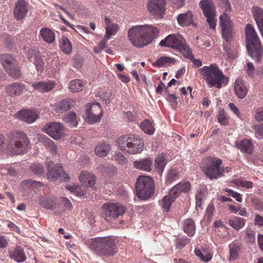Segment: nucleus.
Segmentation results:
<instances>
[{
  "label": "nucleus",
  "instance_id": "1",
  "mask_svg": "<svg viewBox=\"0 0 263 263\" xmlns=\"http://www.w3.org/2000/svg\"><path fill=\"white\" fill-rule=\"evenodd\" d=\"M158 33V29L151 25L136 26L128 30V37L134 46L141 48L150 44Z\"/></svg>",
  "mask_w": 263,
  "mask_h": 263
},
{
  "label": "nucleus",
  "instance_id": "2",
  "mask_svg": "<svg viewBox=\"0 0 263 263\" xmlns=\"http://www.w3.org/2000/svg\"><path fill=\"white\" fill-rule=\"evenodd\" d=\"M117 240L113 236L97 237L87 240L89 248L100 255L112 256L117 252Z\"/></svg>",
  "mask_w": 263,
  "mask_h": 263
},
{
  "label": "nucleus",
  "instance_id": "3",
  "mask_svg": "<svg viewBox=\"0 0 263 263\" xmlns=\"http://www.w3.org/2000/svg\"><path fill=\"white\" fill-rule=\"evenodd\" d=\"M199 71L210 87L216 86L220 88L222 84L227 85L229 82V78L223 74L216 64L203 66L199 69Z\"/></svg>",
  "mask_w": 263,
  "mask_h": 263
},
{
  "label": "nucleus",
  "instance_id": "4",
  "mask_svg": "<svg viewBox=\"0 0 263 263\" xmlns=\"http://www.w3.org/2000/svg\"><path fill=\"white\" fill-rule=\"evenodd\" d=\"M246 44L248 51L251 57L259 62L263 54V49L260 41L251 24L246 26Z\"/></svg>",
  "mask_w": 263,
  "mask_h": 263
},
{
  "label": "nucleus",
  "instance_id": "5",
  "mask_svg": "<svg viewBox=\"0 0 263 263\" xmlns=\"http://www.w3.org/2000/svg\"><path fill=\"white\" fill-rule=\"evenodd\" d=\"M118 146L121 151L129 154L141 153L144 148V141L139 136L134 134L124 135L117 139Z\"/></svg>",
  "mask_w": 263,
  "mask_h": 263
},
{
  "label": "nucleus",
  "instance_id": "6",
  "mask_svg": "<svg viewBox=\"0 0 263 263\" xmlns=\"http://www.w3.org/2000/svg\"><path fill=\"white\" fill-rule=\"evenodd\" d=\"M29 144V139L24 133L15 131L9 135L7 148L13 154H23L28 152Z\"/></svg>",
  "mask_w": 263,
  "mask_h": 263
},
{
  "label": "nucleus",
  "instance_id": "7",
  "mask_svg": "<svg viewBox=\"0 0 263 263\" xmlns=\"http://www.w3.org/2000/svg\"><path fill=\"white\" fill-rule=\"evenodd\" d=\"M222 161L220 159L208 158L202 166L203 173L211 180L217 179L223 176L224 168L221 166Z\"/></svg>",
  "mask_w": 263,
  "mask_h": 263
},
{
  "label": "nucleus",
  "instance_id": "8",
  "mask_svg": "<svg viewBox=\"0 0 263 263\" xmlns=\"http://www.w3.org/2000/svg\"><path fill=\"white\" fill-rule=\"evenodd\" d=\"M159 45L178 50L183 56L189 55L190 51V48L187 45L185 40L179 34L168 35L160 42Z\"/></svg>",
  "mask_w": 263,
  "mask_h": 263
},
{
  "label": "nucleus",
  "instance_id": "9",
  "mask_svg": "<svg viewBox=\"0 0 263 263\" xmlns=\"http://www.w3.org/2000/svg\"><path fill=\"white\" fill-rule=\"evenodd\" d=\"M137 197L142 200H146L154 194V185L152 179L147 176H140L136 184Z\"/></svg>",
  "mask_w": 263,
  "mask_h": 263
},
{
  "label": "nucleus",
  "instance_id": "10",
  "mask_svg": "<svg viewBox=\"0 0 263 263\" xmlns=\"http://www.w3.org/2000/svg\"><path fill=\"white\" fill-rule=\"evenodd\" d=\"M102 209L104 217L107 221H109L113 218H118L125 212V207L119 203H105Z\"/></svg>",
  "mask_w": 263,
  "mask_h": 263
},
{
  "label": "nucleus",
  "instance_id": "11",
  "mask_svg": "<svg viewBox=\"0 0 263 263\" xmlns=\"http://www.w3.org/2000/svg\"><path fill=\"white\" fill-rule=\"evenodd\" d=\"M199 7L202 10L203 13L211 28L215 29L216 23L215 17L216 10L212 0H201L199 3Z\"/></svg>",
  "mask_w": 263,
  "mask_h": 263
},
{
  "label": "nucleus",
  "instance_id": "12",
  "mask_svg": "<svg viewBox=\"0 0 263 263\" xmlns=\"http://www.w3.org/2000/svg\"><path fill=\"white\" fill-rule=\"evenodd\" d=\"M102 115V108L98 103L86 105L85 118L88 123L93 124L99 122Z\"/></svg>",
  "mask_w": 263,
  "mask_h": 263
},
{
  "label": "nucleus",
  "instance_id": "13",
  "mask_svg": "<svg viewBox=\"0 0 263 263\" xmlns=\"http://www.w3.org/2000/svg\"><path fill=\"white\" fill-rule=\"evenodd\" d=\"M0 62L11 77L16 78L20 77V71L16 67V61L11 55L9 54H1Z\"/></svg>",
  "mask_w": 263,
  "mask_h": 263
},
{
  "label": "nucleus",
  "instance_id": "14",
  "mask_svg": "<svg viewBox=\"0 0 263 263\" xmlns=\"http://www.w3.org/2000/svg\"><path fill=\"white\" fill-rule=\"evenodd\" d=\"M165 0H148L147 9L152 15L161 18L165 12Z\"/></svg>",
  "mask_w": 263,
  "mask_h": 263
},
{
  "label": "nucleus",
  "instance_id": "15",
  "mask_svg": "<svg viewBox=\"0 0 263 263\" xmlns=\"http://www.w3.org/2000/svg\"><path fill=\"white\" fill-rule=\"evenodd\" d=\"M64 126L61 123L50 122L46 124L43 130L55 140L61 138L64 130Z\"/></svg>",
  "mask_w": 263,
  "mask_h": 263
},
{
  "label": "nucleus",
  "instance_id": "16",
  "mask_svg": "<svg viewBox=\"0 0 263 263\" xmlns=\"http://www.w3.org/2000/svg\"><path fill=\"white\" fill-rule=\"evenodd\" d=\"M46 164L48 168L47 177L49 180L53 181L61 176L63 173V168L61 164H57L52 167L53 162L49 158L46 160Z\"/></svg>",
  "mask_w": 263,
  "mask_h": 263
},
{
  "label": "nucleus",
  "instance_id": "17",
  "mask_svg": "<svg viewBox=\"0 0 263 263\" xmlns=\"http://www.w3.org/2000/svg\"><path fill=\"white\" fill-rule=\"evenodd\" d=\"M190 186L191 185L189 182H180L172 188L168 195L175 200L182 193L189 192Z\"/></svg>",
  "mask_w": 263,
  "mask_h": 263
},
{
  "label": "nucleus",
  "instance_id": "18",
  "mask_svg": "<svg viewBox=\"0 0 263 263\" xmlns=\"http://www.w3.org/2000/svg\"><path fill=\"white\" fill-rule=\"evenodd\" d=\"M25 89V85L17 82L8 85L6 88V91L9 96L14 97L20 96Z\"/></svg>",
  "mask_w": 263,
  "mask_h": 263
},
{
  "label": "nucleus",
  "instance_id": "19",
  "mask_svg": "<svg viewBox=\"0 0 263 263\" xmlns=\"http://www.w3.org/2000/svg\"><path fill=\"white\" fill-rule=\"evenodd\" d=\"M28 12L26 2L24 0H18L14 9V16L17 20L24 18Z\"/></svg>",
  "mask_w": 263,
  "mask_h": 263
},
{
  "label": "nucleus",
  "instance_id": "20",
  "mask_svg": "<svg viewBox=\"0 0 263 263\" xmlns=\"http://www.w3.org/2000/svg\"><path fill=\"white\" fill-rule=\"evenodd\" d=\"M17 116L19 119L29 124L34 122L38 118L37 113L30 110H20Z\"/></svg>",
  "mask_w": 263,
  "mask_h": 263
},
{
  "label": "nucleus",
  "instance_id": "21",
  "mask_svg": "<svg viewBox=\"0 0 263 263\" xmlns=\"http://www.w3.org/2000/svg\"><path fill=\"white\" fill-rule=\"evenodd\" d=\"M54 83L51 81H42L32 84L33 90L41 92H46L50 91L54 87Z\"/></svg>",
  "mask_w": 263,
  "mask_h": 263
},
{
  "label": "nucleus",
  "instance_id": "22",
  "mask_svg": "<svg viewBox=\"0 0 263 263\" xmlns=\"http://www.w3.org/2000/svg\"><path fill=\"white\" fill-rule=\"evenodd\" d=\"M234 91L236 96L242 99L246 96L248 89L242 80L237 79L235 82Z\"/></svg>",
  "mask_w": 263,
  "mask_h": 263
},
{
  "label": "nucleus",
  "instance_id": "23",
  "mask_svg": "<svg viewBox=\"0 0 263 263\" xmlns=\"http://www.w3.org/2000/svg\"><path fill=\"white\" fill-rule=\"evenodd\" d=\"M105 24L106 34L105 39L109 40L110 39L111 36L115 35L119 29V25L116 23H111L110 20L107 17H105Z\"/></svg>",
  "mask_w": 263,
  "mask_h": 263
},
{
  "label": "nucleus",
  "instance_id": "24",
  "mask_svg": "<svg viewBox=\"0 0 263 263\" xmlns=\"http://www.w3.org/2000/svg\"><path fill=\"white\" fill-rule=\"evenodd\" d=\"M252 11L260 32L263 31V10L255 6L252 7Z\"/></svg>",
  "mask_w": 263,
  "mask_h": 263
},
{
  "label": "nucleus",
  "instance_id": "25",
  "mask_svg": "<svg viewBox=\"0 0 263 263\" xmlns=\"http://www.w3.org/2000/svg\"><path fill=\"white\" fill-rule=\"evenodd\" d=\"M79 179L84 185L88 187L92 186L96 183L95 177L89 173L82 172Z\"/></svg>",
  "mask_w": 263,
  "mask_h": 263
},
{
  "label": "nucleus",
  "instance_id": "26",
  "mask_svg": "<svg viewBox=\"0 0 263 263\" xmlns=\"http://www.w3.org/2000/svg\"><path fill=\"white\" fill-rule=\"evenodd\" d=\"M177 21L181 26H187L193 24V14L189 11L185 13H182L177 16Z\"/></svg>",
  "mask_w": 263,
  "mask_h": 263
},
{
  "label": "nucleus",
  "instance_id": "27",
  "mask_svg": "<svg viewBox=\"0 0 263 263\" xmlns=\"http://www.w3.org/2000/svg\"><path fill=\"white\" fill-rule=\"evenodd\" d=\"M110 149V145L105 142H103L96 147L95 152L97 156L103 157L108 155Z\"/></svg>",
  "mask_w": 263,
  "mask_h": 263
},
{
  "label": "nucleus",
  "instance_id": "28",
  "mask_svg": "<svg viewBox=\"0 0 263 263\" xmlns=\"http://www.w3.org/2000/svg\"><path fill=\"white\" fill-rule=\"evenodd\" d=\"M152 164V161L148 158L139 161H136L134 162V165L135 168L146 172L151 171Z\"/></svg>",
  "mask_w": 263,
  "mask_h": 263
},
{
  "label": "nucleus",
  "instance_id": "29",
  "mask_svg": "<svg viewBox=\"0 0 263 263\" xmlns=\"http://www.w3.org/2000/svg\"><path fill=\"white\" fill-rule=\"evenodd\" d=\"M74 104L72 100L67 99L60 101L57 105L56 111L59 112H65L70 109Z\"/></svg>",
  "mask_w": 263,
  "mask_h": 263
},
{
  "label": "nucleus",
  "instance_id": "30",
  "mask_svg": "<svg viewBox=\"0 0 263 263\" xmlns=\"http://www.w3.org/2000/svg\"><path fill=\"white\" fill-rule=\"evenodd\" d=\"M63 120L70 127H74L78 125V118L76 114L70 111L64 115Z\"/></svg>",
  "mask_w": 263,
  "mask_h": 263
},
{
  "label": "nucleus",
  "instance_id": "31",
  "mask_svg": "<svg viewBox=\"0 0 263 263\" xmlns=\"http://www.w3.org/2000/svg\"><path fill=\"white\" fill-rule=\"evenodd\" d=\"M10 256L12 259L17 262H22L26 259L23 249L20 247H17Z\"/></svg>",
  "mask_w": 263,
  "mask_h": 263
},
{
  "label": "nucleus",
  "instance_id": "32",
  "mask_svg": "<svg viewBox=\"0 0 263 263\" xmlns=\"http://www.w3.org/2000/svg\"><path fill=\"white\" fill-rule=\"evenodd\" d=\"M43 40L47 43H52L55 40L54 33L47 28H43L40 32Z\"/></svg>",
  "mask_w": 263,
  "mask_h": 263
},
{
  "label": "nucleus",
  "instance_id": "33",
  "mask_svg": "<svg viewBox=\"0 0 263 263\" xmlns=\"http://www.w3.org/2000/svg\"><path fill=\"white\" fill-rule=\"evenodd\" d=\"M61 50L65 54H69L72 51V45L67 36H63L60 41Z\"/></svg>",
  "mask_w": 263,
  "mask_h": 263
},
{
  "label": "nucleus",
  "instance_id": "34",
  "mask_svg": "<svg viewBox=\"0 0 263 263\" xmlns=\"http://www.w3.org/2000/svg\"><path fill=\"white\" fill-rule=\"evenodd\" d=\"M183 230L189 236H193L195 233V224L191 219H187L184 221Z\"/></svg>",
  "mask_w": 263,
  "mask_h": 263
},
{
  "label": "nucleus",
  "instance_id": "35",
  "mask_svg": "<svg viewBox=\"0 0 263 263\" xmlns=\"http://www.w3.org/2000/svg\"><path fill=\"white\" fill-rule=\"evenodd\" d=\"M229 224L233 229L238 231L244 227L245 220L241 217H234L229 219Z\"/></svg>",
  "mask_w": 263,
  "mask_h": 263
},
{
  "label": "nucleus",
  "instance_id": "36",
  "mask_svg": "<svg viewBox=\"0 0 263 263\" xmlns=\"http://www.w3.org/2000/svg\"><path fill=\"white\" fill-rule=\"evenodd\" d=\"M237 147L247 154H250L252 151V145L250 140L248 139H244L240 142H236Z\"/></svg>",
  "mask_w": 263,
  "mask_h": 263
},
{
  "label": "nucleus",
  "instance_id": "37",
  "mask_svg": "<svg viewBox=\"0 0 263 263\" xmlns=\"http://www.w3.org/2000/svg\"><path fill=\"white\" fill-rule=\"evenodd\" d=\"M175 62V59L164 56L161 57L157 59L156 61L153 64V65L155 67H161L166 65H170L171 64H174Z\"/></svg>",
  "mask_w": 263,
  "mask_h": 263
},
{
  "label": "nucleus",
  "instance_id": "38",
  "mask_svg": "<svg viewBox=\"0 0 263 263\" xmlns=\"http://www.w3.org/2000/svg\"><path fill=\"white\" fill-rule=\"evenodd\" d=\"M219 22L221 29L233 28V23L226 12L223 13L219 16Z\"/></svg>",
  "mask_w": 263,
  "mask_h": 263
},
{
  "label": "nucleus",
  "instance_id": "39",
  "mask_svg": "<svg viewBox=\"0 0 263 263\" xmlns=\"http://www.w3.org/2000/svg\"><path fill=\"white\" fill-rule=\"evenodd\" d=\"M175 201L168 195L165 196L160 201V205L164 212H168L170 211L172 203Z\"/></svg>",
  "mask_w": 263,
  "mask_h": 263
},
{
  "label": "nucleus",
  "instance_id": "40",
  "mask_svg": "<svg viewBox=\"0 0 263 263\" xmlns=\"http://www.w3.org/2000/svg\"><path fill=\"white\" fill-rule=\"evenodd\" d=\"M166 165L165 158L163 155H158L155 159V166L157 171L159 174H161L163 171L164 168Z\"/></svg>",
  "mask_w": 263,
  "mask_h": 263
},
{
  "label": "nucleus",
  "instance_id": "41",
  "mask_svg": "<svg viewBox=\"0 0 263 263\" xmlns=\"http://www.w3.org/2000/svg\"><path fill=\"white\" fill-rule=\"evenodd\" d=\"M84 87L82 81L81 80L76 79L71 81L68 85L69 90L74 92H77L82 90Z\"/></svg>",
  "mask_w": 263,
  "mask_h": 263
},
{
  "label": "nucleus",
  "instance_id": "42",
  "mask_svg": "<svg viewBox=\"0 0 263 263\" xmlns=\"http://www.w3.org/2000/svg\"><path fill=\"white\" fill-rule=\"evenodd\" d=\"M108 40L105 39V36L103 40L99 43L98 46L94 47L93 50H94L95 52L100 53L103 50H104L106 52H107L109 53H112L111 50L107 45V41Z\"/></svg>",
  "mask_w": 263,
  "mask_h": 263
},
{
  "label": "nucleus",
  "instance_id": "43",
  "mask_svg": "<svg viewBox=\"0 0 263 263\" xmlns=\"http://www.w3.org/2000/svg\"><path fill=\"white\" fill-rule=\"evenodd\" d=\"M39 203L44 208L47 209H54V202L51 198L41 196L39 198Z\"/></svg>",
  "mask_w": 263,
  "mask_h": 263
},
{
  "label": "nucleus",
  "instance_id": "44",
  "mask_svg": "<svg viewBox=\"0 0 263 263\" xmlns=\"http://www.w3.org/2000/svg\"><path fill=\"white\" fill-rule=\"evenodd\" d=\"M229 253H230V258L229 260L230 261L235 260L236 258H237L238 256V252L239 251V247L238 245L236 244H231L229 246Z\"/></svg>",
  "mask_w": 263,
  "mask_h": 263
},
{
  "label": "nucleus",
  "instance_id": "45",
  "mask_svg": "<svg viewBox=\"0 0 263 263\" xmlns=\"http://www.w3.org/2000/svg\"><path fill=\"white\" fill-rule=\"evenodd\" d=\"M141 127L143 132L148 135H152L154 132V128L151 122L148 120H145L141 124Z\"/></svg>",
  "mask_w": 263,
  "mask_h": 263
},
{
  "label": "nucleus",
  "instance_id": "46",
  "mask_svg": "<svg viewBox=\"0 0 263 263\" xmlns=\"http://www.w3.org/2000/svg\"><path fill=\"white\" fill-rule=\"evenodd\" d=\"M232 182L237 186H242L247 189H251L253 187L252 182L243 180L241 178L234 179Z\"/></svg>",
  "mask_w": 263,
  "mask_h": 263
},
{
  "label": "nucleus",
  "instance_id": "47",
  "mask_svg": "<svg viewBox=\"0 0 263 263\" xmlns=\"http://www.w3.org/2000/svg\"><path fill=\"white\" fill-rule=\"evenodd\" d=\"M30 59L31 61L35 64L37 71H41L43 67L44 62L40 56L35 55V57H30Z\"/></svg>",
  "mask_w": 263,
  "mask_h": 263
},
{
  "label": "nucleus",
  "instance_id": "48",
  "mask_svg": "<svg viewBox=\"0 0 263 263\" xmlns=\"http://www.w3.org/2000/svg\"><path fill=\"white\" fill-rule=\"evenodd\" d=\"M217 119L218 122L223 125H226L228 123V118H227L226 112L223 109L219 111L217 115Z\"/></svg>",
  "mask_w": 263,
  "mask_h": 263
},
{
  "label": "nucleus",
  "instance_id": "49",
  "mask_svg": "<svg viewBox=\"0 0 263 263\" xmlns=\"http://www.w3.org/2000/svg\"><path fill=\"white\" fill-rule=\"evenodd\" d=\"M45 143L47 147L51 152L52 154H55L57 153V148L56 145L54 144L53 141L48 138L46 137L45 138Z\"/></svg>",
  "mask_w": 263,
  "mask_h": 263
},
{
  "label": "nucleus",
  "instance_id": "50",
  "mask_svg": "<svg viewBox=\"0 0 263 263\" xmlns=\"http://www.w3.org/2000/svg\"><path fill=\"white\" fill-rule=\"evenodd\" d=\"M195 253L196 256L200 257L201 260H203L205 262H208L212 258V255L208 253L204 255L199 249H196L195 250Z\"/></svg>",
  "mask_w": 263,
  "mask_h": 263
},
{
  "label": "nucleus",
  "instance_id": "51",
  "mask_svg": "<svg viewBox=\"0 0 263 263\" xmlns=\"http://www.w3.org/2000/svg\"><path fill=\"white\" fill-rule=\"evenodd\" d=\"M232 29L233 28L221 29L222 36L227 42L231 41L232 39Z\"/></svg>",
  "mask_w": 263,
  "mask_h": 263
},
{
  "label": "nucleus",
  "instance_id": "52",
  "mask_svg": "<svg viewBox=\"0 0 263 263\" xmlns=\"http://www.w3.org/2000/svg\"><path fill=\"white\" fill-rule=\"evenodd\" d=\"M31 170L37 175H40L44 173L43 166L39 163H34L30 166Z\"/></svg>",
  "mask_w": 263,
  "mask_h": 263
},
{
  "label": "nucleus",
  "instance_id": "53",
  "mask_svg": "<svg viewBox=\"0 0 263 263\" xmlns=\"http://www.w3.org/2000/svg\"><path fill=\"white\" fill-rule=\"evenodd\" d=\"M178 176V172L175 170H171L167 173L166 176L167 181L172 182Z\"/></svg>",
  "mask_w": 263,
  "mask_h": 263
},
{
  "label": "nucleus",
  "instance_id": "54",
  "mask_svg": "<svg viewBox=\"0 0 263 263\" xmlns=\"http://www.w3.org/2000/svg\"><path fill=\"white\" fill-rule=\"evenodd\" d=\"M184 57L189 59L191 61H192L194 65L197 67H199L202 65V62L200 60L195 59L194 58L193 55L192 54V50L191 49L189 55Z\"/></svg>",
  "mask_w": 263,
  "mask_h": 263
},
{
  "label": "nucleus",
  "instance_id": "55",
  "mask_svg": "<svg viewBox=\"0 0 263 263\" xmlns=\"http://www.w3.org/2000/svg\"><path fill=\"white\" fill-rule=\"evenodd\" d=\"M254 117L257 121H263V108L257 109L254 114Z\"/></svg>",
  "mask_w": 263,
  "mask_h": 263
},
{
  "label": "nucleus",
  "instance_id": "56",
  "mask_svg": "<svg viewBox=\"0 0 263 263\" xmlns=\"http://www.w3.org/2000/svg\"><path fill=\"white\" fill-rule=\"evenodd\" d=\"M220 5L225 12L231 11V5L228 0H221Z\"/></svg>",
  "mask_w": 263,
  "mask_h": 263
},
{
  "label": "nucleus",
  "instance_id": "57",
  "mask_svg": "<svg viewBox=\"0 0 263 263\" xmlns=\"http://www.w3.org/2000/svg\"><path fill=\"white\" fill-rule=\"evenodd\" d=\"M253 128L255 130L256 134H258L260 136H263V124L254 125Z\"/></svg>",
  "mask_w": 263,
  "mask_h": 263
},
{
  "label": "nucleus",
  "instance_id": "58",
  "mask_svg": "<svg viewBox=\"0 0 263 263\" xmlns=\"http://www.w3.org/2000/svg\"><path fill=\"white\" fill-rule=\"evenodd\" d=\"M229 106L230 108V109L232 110V111L233 112V113L237 117H240V112L238 109V108L236 106V105L233 103H230L229 104Z\"/></svg>",
  "mask_w": 263,
  "mask_h": 263
},
{
  "label": "nucleus",
  "instance_id": "59",
  "mask_svg": "<svg viewBox=\"0 0 263 263\" xmlns=\"http://www.w3.org/2000/svg\"><path fill=\"white\" fill-rule=\"evenodd\" d=\"M247 73L248 75L252 77L254 74V67L252 63L249 62L247 64Z\"/></svg>",
  "mask_w": 263,
  "mask_h": 263
},
{
  "label": "nucleus",
  "instance_id": "60",
  "mask_svg": "<svg viewBox=\"0 0 263 263\" xmlns=\"http://www.w3.org/2000/svg\"><path fill=\"white\" fill-rule=\"evenodd\" d=\"M254 223L255 224L258 225L259 226H263V217L257 214L256 215L255 219H254Z\"/></svg>",
  "mask_w": 263,
  "mask_h": 263
},
{
  "label": "nucleus",
  "instance_id": "61",
  "mask_svg": "<svg viewBox=\"0 0 263 263\" xmlns=\"http://www.w3.org/2000/svg\"><path fill=\"white\" fill-rule=\"evenodd\" d=\"M215 211V208L213 204H209L206 209L207 214L209 217L213 216L214 212Z\"/></svg>",
  "mask_w": 263,
  "mask_h": 263
},
{
  "label": "nucleus",
  "instance_id": "62",
  "mask_svg": "<svg viewBox=\"0 0 263 263\" xmlns=\"http://www.w3.org/2000/svg\"><path fill=\"white\" fill-rule=\"evenodd\" d=\"M165 87V84L160 81L159 83L158 86L156 88V92L157 93L161 94L162 92V90L164 89Z\"/></svg>",
  "mask_w": 263,
  "mask_h": 263
},
{
  "label": "nucleus",
  "instance_id": "63",
  "mask_svg": "<svg viewBox=\"0 0 263 263\" xmlns=\"http://www.w3.org/2000/svg\"><path fill=\"white\" fill-rule=\"evenodd\" d=\"M62 201L66 208L68 209H70L71 208V203L67 198L65 197H62Z\"/></svg>",
  "mask_w": 263,
  "mask_h": 263
},
{
  "label": "nucleus",
  "instance_id": "64",
  "mask_svg": "<svg viewBox=\"0 0 263 263\" xmlns=\"http://www.w3.org/2000/svg\"><path fill=\"white\" fill-rule=\"evenodd\" d=\"M118 77L119 79L124 83H127L130 81V78L128 76L123 74H119Z\"/></svg>",
  "mask_w": 263,
  "mask_h": 263
}]
</instances>
